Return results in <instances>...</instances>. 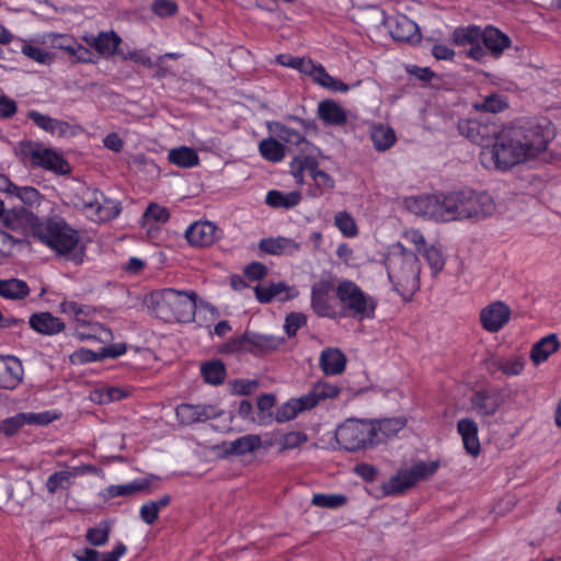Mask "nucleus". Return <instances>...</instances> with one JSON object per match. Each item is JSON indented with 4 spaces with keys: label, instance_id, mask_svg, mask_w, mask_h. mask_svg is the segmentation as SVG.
Returning a JSON list of instances; mask_svg holds the SVG:
<instances>
[{
    "label": "nucleus",
    "instance_id": "1",
    "mask_svg": "<svg viewBox=\"0 0 561 561\" xmlns=\"http://www.w3.org/2000/svg\"><path fill=\"white\" fill-rule=\"evenodd\" d=\"M549 138L539 125L513 126L493 135L480 151L485 169L507 171L547 149Z\"/></svg>",
    "mask_w": 561,
    "mask_h": 561
},
{
    "label": "nucleus",
    "instance_id": "23",
    "mask_svg": "<svg viewBox=\"0 0 561 561\" xmlns=\"http://www.w3.org/2000/svg\"><path fill=\"white\" fill-rule=\"evenodd\" d=\"M301 244L286 237L263 238L259 242V250L268 255H294L299 252Z\"/></svg>",
    "mask_w": 561,
    "mask_h": 561
},
{
    "label": "nucleus",
    "instance_id": "3",
    "mask_svg": "<svg viewBox=\"0 0 561 561\" xmlns=\"http://www.w3.org/2000/svg\"><path fill=\"white\" fill-rule=\"evenodd\" d=\"M408 207L417 215L435 220H466L468 219V190L411 198Z\"/></svg>",
    "mask_w": 561,
    "mask_h": 561
},
{
    "label": "nucleus",
    "instance_id": "21",
    "mask_svg": "<svg viewBox=\"0 0 561 561\" xmlns=\"http://www.w3.org/2000/svg\"><path fill=\"white\" fill-rule=\"evenodd\" d=\"M185 237L191 245L208 247L218 239V228L210 221H197L186 229Z\"/></svg>",
    "mask_w": 561,
    "mask_h": 561
},
{
    "label": "nucleus",
    "instance_id": "7",
    "mask_svg": "<svg viewBox=\"0 0 561 561\" xmlns=\"http://www.w3.org/2000/svg\"><path fill=\"white\" fill-rule=\"evenodd\" d=\"M340 394V388L335 385L319 381L314 383L306 394L290 399L284 403L276 412L277 422H287L294 420L299 413L317 407L321 401L334 399Z\"/></svg>",
    "mask_w": 561,
    "mask_h": 561
},
{
    "label": "nucleus",
    "instance_id": "36",
    "mask_svg": "<svg viewBox=\"0 0 561 561\" xmlns=\"http://www.w3.org/2000/svg\"><path fill=\"white\" fill-rule=\"evenodd\" d=\"M127 551L124 543L119 542L116 547L108 552L100 553L92 548H83L75 552V558L78 561H118Z\"/></svg>",
    "mask_w": 561,
    "mask_h": 561
},
{
    "label": "nucleus",
    "instance_id": "15",
    "mask_svg": "<svg viewBox=\"0 0 561 561\" xmlns=\"http://www.w3.org/2000/svg\"><path fill=\"white\" fill-rule=\"evenodd\" d=\"M504 404V396L496 388H486L476 391L470 398L471 410L480 417H489Z\"/></svg>",
    "mask_w": 561,
    "mask_h": 561
},
{
    "label": "nucleus",
    "instance_id": "49",
    "mask_svg": "<svg viewBox=\"0 0 561 561\" xmlns=\"http://www.w3.org/2000/svg\"><path fill=\"white\" fill-rule=\"evenodd\" d=\"M347 503V497L344 494H325L317 493L311 499V504L317 507L323 508H339Z\"/></svg>",
    "mask_w": 561,
    "mask_h": 561
},
{
    "label": "nucleus",
    "instance_id": "20",
    "mask_svg": "<svg viewBox=\"0 0 561 561\" xmlns=\"http://www.w3.org/2000/svg\"><path fill=\"white\" fill-rule=\"evenodd\" d=\"M176 417L183 425H192L197 422H205L218 415L217 409L210 404H180L175 409Z\"/></svg>",
    "mask_w": 561,
    "mask_h": 561
},
{
    "label": "nucleus",
    "instance_id": "64",
    "mask_svg": "<svg viewBox=\"0 0 561 561\" xmlns=\"http://www.w3.org/2000/svg\"><path fill=\"white\" fill-rule=\"evenodd\" d=\"M354 472L356 476L362 478L364 481L373 482L377 478L378 469L370 463L360 462L354 467Z\"/></svg>",
    "mask_w": 561,
    "mask_h": 561
},
{
    "label": "nucleus",
    "instance_id": "12",
    "mask_svg": "<svg viewBox=\"0 0 561 561\" xmlns=\"http://www.w3.org/2000/svg\"><path fill=\"white\" fill-rule=\"evenodd\" d=\"M284 341V337L245 331L241 336L232 340L229 347L233 352L247 350L251 353H266L277 350Z\"/></svg>",
    "mask_w": 561,
    "mask_h": 561
},
{
    "label": "nucleus",
    "instance_id": "61",
    "mask_svg": "<svg viewBox=\"0 0 561 561\" xmlns=\"http://www.w3.org/2000/svg\"><path fill=\"white\" fill-rule=\"evenodd\" d=\"M308 436L302 432H290L283 436L280 444L284 449H294L305 444Z\"/></svg>",
    "mask_w": 561,
    "mask_h": 561
},
{
    "label": "nucleus",
    "instance_id": "59",
    "mask_svg": "<svg viewBox=\"0 0 561 561\" xmlns=\"http://www.w3.org/2000/svg\"><path fill=\"white\" fill-rule=\"evenodd\" d=\"M50 43L53 47L58 48L60 50L66 51L68 55L71 53L72 48L77 44L75 37L65 34H49Z\"/></svg>",
    "mask_w": 561,
    "mask_h": 561
},
{
    "label": "nucleus",
    "instance_id": "62",
    "mask_svg": "<svg viewBox=\"0 0 561 561\" xmlns=\"http://www.w3.org/2000/svg\"><path fill=\"white\" fill-rule=\"evenodd\" d=\"M243 274L249 280H261L267 275V267L261 262H252L244 267Z\"/></svg>",
    "mask_w": 561,
    "mask_h": 561
},
{
    "label": "nucleus",
    "instance_id": "55",
    "mask_svg": "<svg viewBox=\"0 0 561 561\" xmlns=\"http://www.w3.org/2000/svg\"><path fill=\"white\" fill-rule=\"evenodd\" d=\"M497 368L506 376H518L524 370L525 360L523 357H513L506 359H499L496 362Z\"/></svg>",
    "mask_w": 561,
    "mask_h": 561
},
{
    "label": "nucleus",
    "instance_id": "10",
    "mask_svg": "<svg viewBox=\"0 0 561 561\" xmlns=\"http://www.w3.org/2000/svg\"><path fill=\"white\" fill-rule=\"evenodd\" d=\"M439 467L437 461H419L410 469L399 470L387 482L382 483L381 490L383 495H399L405 490L414 486L420 480L433 476Z\"/></svg>",
    "mask_w": 561,
    "mask_h": 561
},
{
    "label": "nucleus",
    "instance_id": "51",
    "mask_svg": "<svg viewBox=\"0 0 561 561\" xmlns=\"http://www.w3.org/2000/svg\"><path fill=\"white\" fill-rule=\"evenodd\" d=\"M73 477L72 471H57L48 477L46 488L50 494H55L59 489H67Z\"/></svg>",
    "mask_w": 561,
    "mask_h": 561
},
{
    "label": "nucleus",
    "instance_id": "46",
    "mask_svg": "<svg viewBox=\"0 0 561 561\" xmlns=\"http://www.w3.org/2000/svg\"><path fill=\"white\" fill-rule=\"evenodd\" d=\"M149 489V483L145 480H135L127 484L110 485L105 489V496L108 499L118 496H129L137 492Z\"/></svg>",
    "mask_w": 561,
    "mask_h": 561
},
{
    "label": "nucleus",
    "instance_id": "22",
    "mask_svg": "<svg viewBox=\"0 0 561 561\" xmlns=\"http://www.w3.org/2000/svg\"><path fill=\"white\" fill-rule=\"evenodd\" d=\"M82 39L105 58L115 55L122 43V38L114 31L100 32L98 35L87 34Z\"/></svg>",
    "mask_w": 561,
    "mask_h": 561
},
{
    "label": "nucleus",
    "instance_id": "58",
    "mask_svg": "<svg viewBox=\"0 0 561 561\" xmlns=\"http://www.w3.org/2000/svg\"><path fill=\"white\" fill-rule=\"evenodd\" d=\"M307 317L304 313L291 312L285 319V331L288 336H295L297 331L306 325Z\"/></svg>",
    "mask_w": 561,
    "mask_h": 561
},
{
    "label": "nucleus",
    "instance_id": "29",
    "mask_svg": "<svg viewBox=\"0 0 561 561\" xmlns=\"http://www.w3.org/2000/svg\"><path fill=\"white\" fill-rule=\"evenodd\" d=\"M28 323L34 331L44 335H54L65 330L64 321L50 312L34 313Z\"/></svg>",
    "mask_w": 561,
    "mask_h": 561
},
{
    "label": "nucleus",
    "instance_id": "16",
    "mask_svg": "<svg viewBox=\"0 0 561 561\" xmlns=\"http://www.w3.org/2000/svg\"><path fill=\"white\" fill-rule=\"evenodd\" d=\"M391 37L398 42L417 43L421 38L419 26L404 14H398L385 20Z\"/></svg>",
    "mask_w": 561,
    "mask_h": 561
},
{
    "label": "nucleus",
    "instance_id": "42",
    "mask_svg": "<svg viewBox=\"0 0 561 561\" xmlns=\"http://www.w3.org/2000/svg\"><path fill=\"white\" fill-rule=\"evenodd\" d=\"M301 201V194L297 191L283 193L276 190L266 194L265 203L273 208L289 209L297 206Z\"/></svg>",
    "mask_w": 561,
    "mask_h": 561
},
{
    "label": "nucleus",
    "instance_id": "4",
    "mask_svg": "<svg viewBox=\"0 0 561 561\" xmlns=\"http://www.w3.org/2000/svg\"><path fill=\"white\" fill-rule=\"evenodd\" d=\"M197 294L164 288L153 297L156 316L165 322H191L195 317Z\"/></svg>",
    "mask_w": 561,
    "mask_h": 561
},
{
    "label": "nucleus",
    "instance_id": "6",
    "mask_svg": "<svg viewBox=\"0 0 561 561\" xmlns=\"http://www.w3.org/2000/svg\"><path fill=\"white\" fill-rule=\"evenodd\" d=\"M335 296L341 305L339 318L352 317L358 320L375 318L377 300L366 294L355 282L344 279L335 288Z\"/></svg>",
    "mask_w": 561,
    "mask_h": 561
},
{
    "label": "nucleus",
    "instance_id": "57",
    "mask_svg": "<svg viewBox=\"0 0 561 561\" xmlns=\"http://www.w3.org/2000/svg\"><path fill=\"white\" fill-rule=\"evenodd\" d=\"M170 218L168 208L158 204H150L144 213V219L147 222L164 224Z\"/></svg>",
    "mask_w": 561,
    "mask_h": 561
},
{
    "label": "nucleus",
    "instance_id": "45",
    "mask_svg": "<svg viewBox=\"0 0 561 561\" xmlns=\"http://www.w3.org/2000/svg\"><path fill=\"white\" fill-rule=\"evenodd\" d=\"M482 28L477 25L461 26L454 30L451 39L458 46H471L480 43Z\"/></svg>",
    "mask_w": 561,
    "mask_h": 561
},
{
    "label": "nucleus",
    "instance_id": "11",
    "mask_svg": "<svg viewBox=\"0 0 561 561\" xmlns=\"http://www.w3.org/2000/svg\"><path fill=\"white\" fill-rule=\"evenodd\" d=\"M290 173L298 185L304 184L305 174L313 181V188L310 190L312 197H319L325 192L333 190L335 181L327 172L318 168V162L311 157H297L290 163Z\"/></svg>",
    "mask_w": 561,
    "mask_h": 561
},
{
    "label": "nucleus",
    "instance_id": "39",
    "mask_svg": "<svg viewBox=\"0 0 561 561\" xmlns=\"http://www.w3.org/2000/svg\"><path fill=\"white\" fill-rule=\"evenodd\" d=\"M560 346L556 334H549L538 341L531 348L530 358L538 365L546 362L549 356L558 351Z\"/></svg>",
    "mask_w": 561,
    "mask_h": 561
},
{
    "label": "nucleus",
    "instance_id": "24",
    "mask_svg": "<svg viewBox=\"0 0 561 561\" xmlns=\"http://www.w3.org/2000/svg\"><path fill=\"white\" fill-rule=\"evenodd\" d=\"M0 219L3 226L14 231H21L27 226L33 229L34 225L39 224L37 217L25 207H14L10 210L4 208Z\"/></svg>",
    "mask_w": 561,
    "mask_h": 561
},
{
    "label": "nucleus",
    "instance_id": "28",
    "mask_svg": "<svg viewBox=\"0 0 561 561\" xmlns=\"http://www.w3.org/2000/svg\"><path fill=\"white\" fill-rule=\"evenodd\" d=\"M457 432L461 436L466 451L477 457L481 450L477 423L471 419H461L457 423Z\"/></svg>",
    "mask_w": 561,
    "mask_h": 561
},
{
    "label": "nucleus",
    "instance_id": "43",
    "mask_svg": "<svg viewBox=\"0 0 561 561\" xmlns=\"http://www.w3.org/2000/svg\"><path fill=\"white\" fill-rule=\"evenodd\" d=\"M169 161L180 168H193L198 164L197 152L190 147L182 146L169 151Z\"/></svg>",
    "mask_w": 561,
    "mask_h": 561
},
{
    "label": "nucleus",
    "instance_id": "31",
    "mask_svg": "<svg viewBox=\"0 0 561 561\" xmlns=\"http://www.w3.org/2000/svg\"><path fill=\"white\" fill-rule=\"evenodd\" d=\"M305 75L310 76L317 84L333 92L348 91V85L346 83L330 76L322 65L314 64L312 60L309 61L308 71H305Z\"/></svg>",
    "mask_w": 561,
    "mask_h": 561
},
{
    "label": "nucleus",
    "instance_id": "35",
    "mask_svg": "<svg viewBox=\"0 0 561 561\" xmlns=\"http://www.w3.org/2000/svg\"><path fill=\"white\" fill-rule=\"evenodd\" d=\"M319 364L325 375H339L345 369L346 357L337 348H327L322 351Z\"/></svg>",
    "mask_w": 561,
    "mask_h": 561
},
{
    "label": "nucleus",
    "instance_id": "25",
    "mask_svg": "<svg viewBox=\"0 0 561 561\" xmlns=\"http://www.w3.org/2000/svg\"><path fill=\"white\" fill-rule=\"evenodd\" d=\"M457 127L460 135L470 141L480 145L481 149H483V145L489 144L491 140V127L477 119H459Z\"/></svg>",
    "mask_w": 561,
    "mask_h": 561
},
{
    "label": "nucleus",
    "instance_id": "18",
    "mask_svg": "<svg viewBox=\"0 0 561 561\" xmlns=\"http://www.w3.org/2000/svg\"><path fill=\"white\" fill-rule=\"evenodd\" d=\"M26 148L27 154L33 165L61 174L68 172L67 161L51 149L39 147L35 148L32 144H28Z\"/></svg>",
    "mask_w": 561,
    "mask_h": 561
},
{
    "label": "nucleus",
    "instance_id": "52",
    "mask_svg": "<svg viewBox=\"0 0 561 561\" xmlns=\"http://www.w3.org/2000/svg\"><path fill=\"white\" fill-rule=\"evenodd\" d=\"M334 222L344 237L352 238L358 232L355 220L346 211H339L334 217Z\"/></svg>",
    "mask_w": 561,
    "mask_h": 561
},
{
    "label": "nucleus",
    "instance_id": "9",
    "mask_svg": "<svg viewBox=\"0 0 561 561\" xmlns=\"http://www.w3.org/2000/svg\"><path fill=\"white\" fill-rule=\"evenodd\" d=\"M76 207L95 222L107 221L121 213L118 204L98 188L82 187L77 194Z\"/></svg>",
    "mask_w": 561,
    "mask_h": 561
},
{
    "label": "nucleus",
    "instance_id": "44",
    "mask_svg": "<svg viewBox=\"0 0 561 561\" xmlns=\"http://www.w3.org/2000/svg\"><path fill=\"white\" fill-rule=\"evenodd\" d=\"M205 382L214 386L221 385L227 376L226 366L221 360H210L201 366Z\"/></svg>",
    "mask_w": 561,
    "mask_h": 561
},
{
    "label": "nucleus",
    "instance_id": "2",
    "mask_svg": "<svg viewBox=\"0 0 561 561\" xmlns=\"http://www.w3.org/2000/svg\"><path fill=\"white\" fill-rule=\"evenodd\" d=\"M385 265L388 278L394 290L404 299H410L420 288L421 267L416 254L400 242L390 247Z\"/></svg>",
    "mask_w": 561,
    "mask_h": 561
},
{
    "label": "nucleus",
    "instance_id": "26",
    "mask_svg": "<svg viewBox=\"0 0 561 561\" xmlns=\"http://www.w3.org/2000/svg\"><path fill=\"white\" fill-rule=\"evenodd\" d=\"M488 54L494 58L503 55L505 49L511 46L510 37L494 26H486L482 28L481 41Z\"/></svg>",
    "mask_w": 561,
    "mask_h": 561
},
{
    "label": "nucleus",
    "instance_id": "17",
    "mask_svg": "<svg viewBox=\"0 0 561 561\" xmlns=\"http://www.w3.org/2000/svg\"><path fill=\"white\" fill-rule=\"evenodd\" d=\"M511 318V309L503 301H493L480 312V322L488 332H499Z\"/></svg>",
    "mask_w": 561,
    "mask_h": 561
},
{
    "label": "nucleus",
    "instance_id": "33",
    "mask_svg": "<svg viewBox=\"0 0 561 561\" xmlns=\"http://www.w3.org/2000/svg\"><path fill=\"white\" fill-rule=\"evenodd\" d=\"M14 45L24 56L37 64L49 65L54 59V55L42 48L39 42L35 38H16Z\"/></svg>",
    "mask_w": 561,
    "mask_h": 561
},
{
    "label": "nucleus",
    "instance_id": "48",
    "mask_svg": "<svg viewBox=\"0 0 561 561\" xmlns=\"http://www.w3.org/2000/svg\"><path fill=\"white\" fill-rule=\"evenodd\" d=\"M371 139L375 148L378 151H385L389 149L396 142L394 131L385 126H378L374 128L371 133Z\"/></svg>",
    "mask_w": 561,
    "mask_h": 561
},
{
    "label": "nucleus",
    "instance_id": "60",
    "mask_svg": "<svg viewBox=\"0 0 561 561\" xmlns=\"http://www.w3.org/2000/svg\"><path fill=\"white\" fill-rule=\"evenodd\" d=\"M14 196L27 205L37 204L41 197L39 192L33 186H18Z\"/></svg>",
    "mask_w": 561,
    "mask_h": 561
},
{
    "label": "nucleus",
    "instance_id": "38",
    "mask_svg": "<svg viewBox=\"0 0 561 561\" xmlns=\"http://www.w3.org/2000/svg\"><path fill=\"white\" fill-rule=\"evenodd\" d=\"M318 115L328 125L340 126L346 122L344 110L332 100H325L319 103Z\"/></svg>",
    "mask_w": 561,
    "mask_h": 561
},
{
    "label": "nucleus",
    "instance_id": "41",
    "mask_svg": "<svg viewBox=\"0 0 561 561\" xmlns=\"http://www.w3.org/2000/svg\"><path fill=\"white\" fill-rule=\"evenodd\" d=\"M77 335L80 340H96L101 343H107L113 339L110 329L99 322H91L90 320L85 325L77 328Z\"/></svg>",
    "mask_w": 561,
    "mask_h": 561
},
{
    "label": "nucleus",
    "instance_id": "47",
    "mask_svg": "<svg viewBox=\"0 0 561 561\" xmlns=\"http://www.w3.org/2000/svg\"><path fill=\"white\" fill-rule=\"evenodd\" d=\"M261 156L272 162H279L285 157V147L274 138L263 139L259 144Z\"/></svg>",
    "mask_w": 561,
    "mask_h": 561
},
{
    "label": "nucleus",
    "instance_id": "19",
    "mask_svg": "<svg viewBox=\"0 0 561 561\" xmlns=\"http://www.w3.org/2000/svg\"><path fill=\"white\" fill-rule=\"evenodd\" d=\"M496 211L493 197L485 192L468 190V219L480 221Z\"/></svg>",
    "mask_w": 561,
    "mask_h": 561
},
{
    "label": "nucleus",
    "instance_id": "13",
    "mask_svg": "<svg viewBox=\"0 0 561 561\" xmlns=\"http://www.w3.org/2000/svg\"><path fill=\"white\" fill-rule=\"evenodd\" d=\"M333 284L329 279H320L311 287V308L322 318L336 319L340 313L331 296Z\"/></svg>",
    "mask_w": 561,
    "mask_h": 561
},
{
    "label": "nucleus",
    "instance_id": "53",
    "mask_svg": "<svg viewBox=\"0 0 561 561\" xmlns=\"http://www.w3.org/2000/svg\"><path fill=\"white\" fill-rule=\"evenodd\" d=\"M506 106L507 104L505 102V99L497 93H492L485 96L482 102L474 104L476 110L490 113L501 112Z\"/></svg>",
    "mask_w": 561,
    "mask_h": 561
},
{
    "label": "nucleus",
    "instance_id": "14",
    "mask_svg": "<svg viewBox=\"0 0 561 561\" xmlns=\"http://www.w3.org/2000/svg\"><path fill=\"white\" fill-rule=\"evenodd\" d=\"M57 419V415L50 411L44 412H22L0 422V434L8 437L16 434L25 424L47 425Z\"/></svg>",
    "mask_w": 561,
    "mask_h": 561
},
{
    "label": "nucleus",
    "instance_id": "56",
    "mask_svg": "<svg viewBox=\"0 0 561 561\" xmlns=\"http://www.w3.org/2000/svg\"><path fill=\"white\" fill-rule=\"evenodd\" d=\"M310 60V58L294 57L289 54H280L276 57L277 64L293 69H297L302 73H305V71H308Z\"/></svg>",
    "mask_w": 561,
    "mask_h": 561
},
{
    "label": "nucleus",
    "instance_id": "27",
    "mask_svg": "<svg viewBox=\"0 0 561 561\" xmlns=\"http://www.w3.org/2000/svg\"><path fill=\"white\" fill-rule=\"evenodd\" d=\"M22 375L23 367L16 357H0V388H15L22 380Z\"/></svg>",
    "mask_w": 561,
    "mask_h": 561
},
{
    "label": "nucleus",
    "instance_id": "32",
    "mask_svg": "<svg viewBox=\"0 0 561 561\" xmlns=\"http://www.w3.org/2000/svg\"><path fill=\"white\" fill-rule=\"evenodd\" d=\"M262 445L259 435H244L231 442H225L221 448L227 456H242L253 453Z\"/></svg>",
    "mask_w": 561,
    "mask_h": 561
},
{
    "label": "nucleus",
    "instance_id": "50",
    "mask_svg": "<svg viewBox=\"0 0 561 561\" xmlns=\"http://www.w3.org/2000/svg\"><path fill=\"white\" fill-rule=\"evenodd\" d=\"M111 524L107 520H102L98 526L91 527L87 530L85 538L92 546H104L110 538Z\"/></svg>",
    "mask_w": 561,
    "mask_h": 561
},
{
    "label": "nucleus",
    "instance_id": "37",
    "mask_svg": "<svg viewBox=\"0 0 561 561\" xmlns=\"http://www.w3.org/2000/svg\"><path fill=\"white\" fill-rule=\"evenodd\" d=\"M31 290L25 280L19 278L0 279V297L9 300H22Z\"/></svg>",
    "mask_w": 561,
    "mask_h": 561
},
{
    "label": "nucleus",
    "instance_id": "40",
    "mask_svg": "<svg viewBox=\"0 0 561 561\" xmlns=\"http://www.w3.org/2000/svg\"><path fill=\"white\" fill-rule=\"evenodd\" d=\"M60 310L73 318L78 328L85 325L94 312V308L89 305H82L73 300H64L60 304Z\"/></svg>",
    "mask_w": 561,
    "mask_h": 561
},
{
    "label": "nucleus",
    "instance_id": "63",
    "mask_svg": "<svg viewBox=\"0 0 561 561\" xmlns=\"http://www.w3.org/2000/svg\"><path fill=\"white\" fill-rule=\"evenodd\" d=\"M176 10L178 5L170 0H157L152 4V11L160 18L172 16Z\"/></svg>",
    "mask_w": 561,
    "mask_h": 561
},
{
    "label": "nucleus",
    "instance_id": "30",
    "mask_svg": "<svg viewBox=\"0 0 561 561\" xmlns=\"http://www.w3.org/2000/svg\"><path fill=\"white\" fill-rule=\"evenodd\" d=\"M375 427V444L380 445L386 443L388 439H391L398 435L400 431H402L407 421L404 417H389L382 419L378 421H371Z\"/></svg>",
    "mask_w": 561,
    "mask_h": 561
},
{
    "label": "nucleus",
    "instance_id": "8",
    "mask_svg": "<svg viewBox=\"0 0 561 561\" xmlns=\"http://www.w3.org/2000/svg\"><path fill=\"white\" fill-rule=\"evenodd\" d=\"M339 445L347 451L369 449L375 444V427L371 421L348 419L335 431Z\"/></svg>",
    "mask_w": 561,
    "mask_h": 561
},
{
    "label": "nucleus",
    "instance_id": "54",
    "mask_svg": "<svg viewBox=\"0 0 561 561\" xmlns=\"http://www.w3.org/2000/svg\"><path fill=\"white\" fill-rule=\"evenodd\" d=\"M422 253L432 270V274L436 276L445 265V259L442 251L438 248L431 245L428 248H424Z\"/></svg>",
    "mask_w": 561,
    "mask_h": 561
},
{
    "label": "nucleus",
    "instance_id": "34",
    "mask_svg": "<svg viewBox=\"0 0 561 561\" xmlns=\"http://www.w3.org/2000/svg\"><path fill=\"white\" fill-rule=\"evenodd\" d=\"M267 128L282 141L296 147L301 146V150H305V147L309 145L304 133H300L299 130L291 128L284 123L270 122L267 123Z\"/></svg>",
    "mask_w": 561,
    "mask_h": 561
},
{
    "label": "nucleus",
    "instance_id": "5",
    "mask_svg": "<svg viewBox=\"0 0 561 561\" xmlns=\"http://www.w3.org/2000/svg\"><path fill=\"white\" fill-rule=\"evenodd\" d=\"M33 237L64 256L72 255L80 240L78 231L62 218H50L34 225Z\"/></svg>",
    "mask_w": 561,
    "mask_h": 561
}]
</instances>
